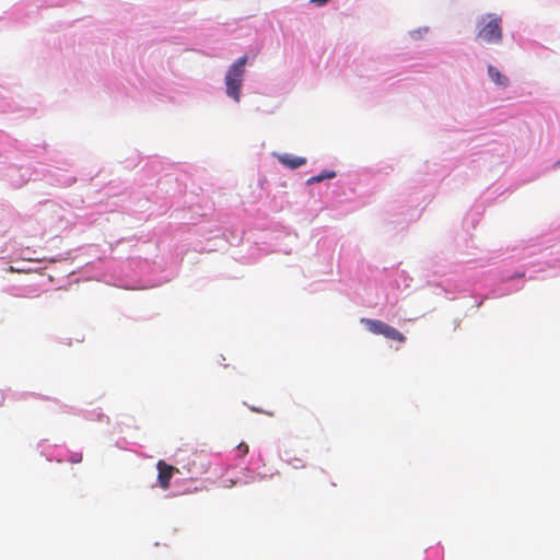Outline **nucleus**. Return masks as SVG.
I'll use <instances>...</instances> for the list:
<instances>
[{
    "instance_id": "obj_2",
    "label": "nucleus",
    "mask_w": 560,
    "mask_h": 560,
    "mask_svg": "<svg viewBox=\"0 0 560 560\" xmlns=\"http://www.w3.org/2000/svg\"><path fill=\"white\" fill-rule=\"evenodd\" d=\"M501 22V18L493 14L482 18L477 37L487 44L500 43L502 39Z\"/></svg>"
},
{
    "instance_id": "obj_6",
    "label": "nucleus",
    "mask_w": 560,
    "mask_h": 560,
    "mask_svg": "<svg viewBox=\"0 0 560 560\" xmlns=\"http://www.w3.org/2000/svg\"><path fill=\"white\" fill-rule=\"evenodd\" d=\"M488 74L490 79L499 86L506 88L509 85V78L502 74L495 67H488Z\"/></svg>"
},
{
    "instance_id": "obj_9",
    "label": "nucleus",
    "mask_w": 560,
    "mask_h": 560,
    "mask_svg": "<svg viewBox=\"0 0 560 560\" xmlns=\"http://www.w3.org/2000/svg\"><path fill=\"white\" fill-rule=\"evenodd\" d=\"M71 460L73 463H80L82 460V455L81 454H75L72 456Z\"/></svg>"
},
{
    "instance_id": "obj_5",
    "label": "nucleus",
    "mask_w": 560,
    "mask_h": 560,
    "mask_svg": "<svg viewBox=\"0 0 560 560\" xmlns=\"http://www.w3.org/2000/svg\"><path fill=\"white\" fill-rule=\"evenodd\" d=\"M279 161L283 165H285L287 167H289L291 170H295V168H298L300 166H303L306 163V159L305 158L294 156V155H291V154L281 155L279 158Z\"/></svg>"
},
{
    "instance_id": "obj_8",
    "label": "nucleus",
    "mask_w": 560,
    "mask_h": 560,
    "mask_svg": "<svg viewBox=\"0 0 560 560\" xmlns=\"http://www.w3.org/2000/svg\"><path fill=\"white\" fill-rule=\"evenodd\" d=\"M237 451L241 453V456H245L248 453V445L245 443H240L237 445Z\"/></svg>"
},
{
    "instance_id": "obj_3",
    "label": "nucleus",
    "mask_w": 560,
    "mask_h": 560,
    "mask_svg": "<svg viewBox=\"0 0 560 560\" xmlns=\"http://www.w3.org/2000/svg\"><path fill=\"white\" fill-rule=\"evenodd\" d=\"M361 322L364 324L366 329L374 335H383L388 339L399 342H405L406 340V337L400 331L382 320L362 318Z\"/></svg>"
},
{
    "instance_id": "obj_7",
    "label": "nucleus",
    "mask_w": 560,
    "mask_h": 560,
    "mask_svg": "<svg viewBox=\"0 0 560 560\" xmlns=\"http://www.w3.org/2000/svg\"><path fill=\"white\" fill-rule=\"evenodd\" d=\"M334 177H336V172L335 171H327V170H325L319 175L310 177L306 180V184L307 185H313V184H316V183H320L324 179H331Z\"/></svg>"
},
{
    "instance_id": "obj_4",
    "label": "nucleus",
    "mask_w": 560,
    "mask_h": 560,
    "mask_svg": "<svg viewBox=\"0 0 560 560\" xmlns=\"http://www.w3.org/2000/svg\"><path fill=\"white\" fill-rule=\"evenodd\" d=\"M156 467L159 470V485L162 489L166 490L170 488L171 478L173 477L174 472H178V469L166 464L164 460H159Z\"/></svg>"
},
{
    "instance_id": "obj_10",
    "label": "nucleus",
    "mask_w": 560,
    "mask_h": 560,
    "mask_svg": "<svg viewBox=\"0 0 560 560\" xmlns=\"http://www.w3.org/2000/svg\"><path fill=\"white\" fill-rule=\"evenodd\" d=\"M329 0H312L313 3H316L317 5H323L325 4L326 2H328Z\"/></svg>"
},
{
    "instance_id": "obj_1",
    "label": "nucleus",
    "mask_w": 560,
    "mask_h": 560,
    "mask_svg": "<svg viewBox=\"0 0 560 560\" xmlns=\"http://www.w3.org/2000/svg\"><path fill=\"white\" fill-rule=\"evenodd\" d=\"M246 62L247 56L240 57L235 62L231 65L225 75L226 94L237 103L241 100V90L245 74Z\"/></svg>"
}]
</instances>
